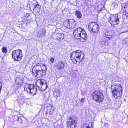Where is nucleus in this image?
I'll list each match as a JSON object with an SVG mask.
<instances>
[{
  "label": "nucleus",
  "instance_id": "f257e3e1",
  "mask_svg": "<svg viewBox=\"0 0 128 128\" xmlns=\"http://www.w3.org/2000/svg\"><path fill=\"white\" fill-rule=\"evenodd\" d=\"M46 66L42 63H38L35 64L32 68V74L35 77H38L42 76V72H45Z\"/></svg>",
  "mask_w": 128,
  "mask_h": 128
},
{
  "label": "nucleus",
  "instance_id": "f03ea898",
  "mask_svg": "<svg viewBox=\"0 0 128 128\" xmlns=\"http://www.w3.org/2000/svg\"><path fill=\"white\" fill-rule=\"evenodd\" d=\"M70 57L72 62L75 64L77 62L80 63L82 61L84 58V53L80 50H77L71 53Z\"/></svg>",
  "mask_w": 128,
  "mask_h": 128
},
{
  "label": "nucleus",
  "instance_id": "7ed1b4c3",
  "mask_svg": "<svg viewBox=\"0 0 128 128\" xmlns=\"http://www.w3.org/2000/svg\"><path fill=\"white\" fill-rule=\"evenodd\" d=\"M74 37L79 39L81 41H85L87 39V35L85 30L80 28H77L74 32Z\"/></svg>",
  "mask_w": 128,
  "mask_h": 128
},
{
  "label": "nucleus",
  "instance_id": "20e7f679",
  "mask_svg": "<svg viewBox=\"0 0 128 128\" xmlns=\"http://www.w3.org/2000/svg\"><path fill=\"white\" fill-rule=\"evenodd\" d=\"M112 92L116 99L120 98L122 94V88L121 85L115 83L111 86Z\"/></svg>",
  "mask_w": 128,
  "mask_h": 128
},
{
  "label": "nucleus",
  "instance_id": "39448f33",
  "mask_svg": "<svg viewBox=\"0 0 128 128\" xmlns=\"http://www.w3.org/2000/svg\"><path fill=\"white\" fill-rule=\"evenodd\" d=\"M88 30L93 34H96L99 30V26L96 23L94 22H90L88 26Z\"/></svg>",
  "mask_w": 128,
  "mask_h": 128
},
{
  "label": "nucleus",
  "instance_id": "423d86ee",
  "mask_svg": "<svg viewBox=\"0 0 128 128\" xmlns=\"http://www.w3.org/2000/svg\"><path fill=\"white\" fill-rule=\"evenodd\" d=\"M22 50L18 49L14 50L12 52V57L16 61H20L23 55L22 53Z\"/></svg>",
  "mask_w": 128,
  "mask_h": 128
},
{
  "label": "nucleus",
  "instance_id": "0eeeda50",
  "mask_svg": "<svg viewBox=\"0 0 128 128\" xmlns=\"http://www.w3.org/2000/svg\"><path fill=\"white\" fill-rule=\"evenodd\" d=\"M24 90L28 93H30L34 96L36 94V89L34 87V85L26 84L25 85Z\"/></svg>",
  "mask_w": 128,
  "mask_h": 128
},
{
  "label": "nucleus",
  "instance_id": "6e6552de",
  "mask_svg": "<svg viewBox=\"0 0 128 128\" xmlns=\"http://www.w3.org/2000/svg\"><path fill=\"white\" fill-rule=\"evenodd\" d=\"M75 116H70L68 120L66 123L67 126L68 128H75L76 126L75 120Z\"/></svg>",
  "mask_w": 128,
  "mask_h": 128
},
{
  "label": "nucleus",
  "instance_id": "1a4fd4ad",
  "mask_svg": "<svg viewBox=\"0 0 128 128\" xmlns=\"http://www.w3.org/2000/svg\"><path fill=\"white\" fill-rule=\"evenodd\" d=\"M76 23V22L73 19L66 20L64 22V25L67 28H72L75 27Z\"/></svg>",
  "mask_w": 128,
  "mask_h": 128
},
{
  "label": "nucleus",
  "instance_id": "9d476101",
  "mask_svg": "<svg viewBox=\"0 0 128 128\" xmlns=\"http://www.w3.org/2000/svg\"><path fill=\"white\" fill-rule=\"evenodd\" d=\"M109 19L110 23L113 26L117 25L119 22V19L117 14L111 15L109 17Z\"/></svg>",
  "mask_w": 128,
  "mask_h": 128
},
{
  "label": "nucleus",
  "instance_id": "9b49d317",
  "mask_svg": "<svg viewBox=\"0 0 128 128\" xmlns=\"http://www.w3.org/2000/svg\"><path fill=\"white\" fill-rule=\"evenodd\" d=\"M93 98L98 102H100L103 100L104 96L100 92H95L92 94Z\"/></svg>",
  "mask_w": 128,
  "mask_h": 128
},
{
  "label": "nucleus",
  "instance_id": "f8f14e48",
  "mask_svg": "<svg viewBox=\"0 0 128 128\" xmlns=\"http://www.w3.org/2000/svg\"><path fill=\"white\" fill-rule=\"evenodd\" d=\"M36 85L42 91L46 90L48 86L45 81L43 80H37L36 82Z\"/></svg>",
  "mask_w": 128,
  "mask_h": 128
},
{
  "label": "nucleus",
  "instance_id": "ddd939ff",
  "mask_svg": "<svg viewBox=\"0 0 128 128\" xmlns=\"http://www.w3.org/2000/svg\"><path fill=\"white\" fill-rule=\"evenodd\" d=\"M33 9L34 11L36 13H38L40 10V7L37 1L34 0L32 5Z\"/></svg>",
  "mask_w": 128,
  "mask_h": 128
},
{
  "label": "nucleus",
  "instance_id": "4468645a",
  "mask_svg": "<svg viewBox=\"0 0 128 128\" xmlns=\"http://www.w3.org/2000/svg\"><path fill=\"white\" fill-rule=\"evenodd\" d=\"M64 66V62L62 61H60L57 62L55 66L56 68L60 70L63 69Z\"/></svg>",
  "mask_w": 128,
  "mask_h": 128
},
{
  "label": "nucleus",
  "instance_id": "2eb2a0df",
  "mask_svg": "<svg viewBox=\"0 0 128 128\" xmlns=\"http://www.w3.org/2000/svg\"><path fill=\"white\" fill-rule=\"evenodd\" d=\"M114 33L113 31L112 30L106 32L104 37L110 39L112 38V36L113 35Z\"/></svg>",
  "mask_w": 128,
  "mask_h": 128
},
{
  "label": "nucleus",
  "instance_id": "dca6fc26",
  "mask_svg": "<svg viewBox=\"0 0 128 128\" xmlns=\"http://www.w3.org/2000/svg\"><path fill=\"white\" fill-rule=\"evenodd\" d=\"M55 36L57 40H62L64 38V34L61 33H58L56 34Z\"/></svg>",
  "mask_w": 128,
  "mask_h": 128
},
{
  "label": "nucleus",
  "instance_id": "f3484780",
  "mask_svg": "<svg viewBox=\"0 0 128 128\" xmlns=\"http://www.w3.org/2000/svg\"><path fill=\"white\" fill-rule=\"evenodd\" d=\"M46 34V30H42L38 32L37 36L38 38L42 37L45 36Z\"/></svg>",
  "mask_w": 128,
  "mask_h": 128
},
{
  "label": "nucleus",
  "instance_id": "a211bd4d",
  "mask_svg": "<svg viewBox=\"0 0 128 128\" xmlns=\"http://www.w3.org/2000/svg\"><path fill=\"white\" fill-rule=\"evenodd\" d=\"M23 78L22 76L18 77L16 78L15 81L16 83L18 84H20L23 82Z\"/></svg>",
  "mask_w": 128,
  "mask_h": 128
},
{
  "label": "nucleus",
  "instance_id": "6ab92c4d",
  "mask_svg": "<svg viewBox=\"0 0 128 128\" xmlns=\"http://www.w3.org/2000/svg\"><path fill=\"white\" fill-rule=\"evenodd\" d=\"M47 110L48 112H49L50 113H52L54 110V108L52 106L50 105L47 107Z\"/></svg>",
  "mask_w": 128,
  "mask_h": 128
},
{
  "label": "nucleus",
  "instance_id": "aec40b11",
  "mask_svg": "<svg viewBox=\"0 0 128 128\" xmlns=\"http://www.w3.org/2000/svg\"><path fill=\"white\" fill-rule=\"evenodd\" d=\"M104 6L103 5L100 4L97 7V10L98 11H101L104 8Z\"/></svg>",
  "mask_w": 128,
  "mask_h": 128
},
{
  "label": "nucleus",
  "instance_id": "412c9836",
  "mask_svg": "<svg viewBox=\"0 0 128 128\" xmlns=\"http://www.w3.org/2000/svg\"><path fill=\"white\" fill-rule=\"evenodd\" d=\"M76 15L77 16L78 18H82V15L80 12L79 10H77L76 12Z\"/></svg>",
  "mask_w": 128,
  "mask_h": 128
},
{
  "label": "nucleus",
  "instance_id": "4be33fe9",
  "mask_svg": "<svg viewBox=\"0 0 128 128\" xmlns=\"http://www.w3.org/2000/svg\"><path fill=\"white\" fill-rule=\"evenodd\" d=\"M101 44L102 46L105 47L108 44V43L106 41H102L101 42Z\"/></svg>",
  "mask_w": 128,
  "mask_h": 128
},
{
  "label": "nucleus",
  "instance_id": "5701e85b",
  "mask_svg": "<svg viewBox=\"0 0 128 128\" xmlns=\"http://www.w3.org/2000/svg\"><path fill=\"white\" fill-rule=\"evenodd\" d=\"M2 50L3 52L6 53L8 52V50L6 47H3L2 49Z\"/></svg>",
  "mask_w": 128,
  "mask_h": 128
},
{
  "label": "nucleus",
  "instance_id": "b1692460",
  "mask_svg": "<svg viewBox=\"0 0 128 128\" xmlns=\"http://www.w3.org/2000/svg\"><path fill=\"white\" fill-rule=\"evenodd\" d=\"M112 6H113L114 8H117L118 6V4L117 3H114L112 5Z\"/></svg>",
  "mask_w": 128,
  "mask_h": 128
},
{
  "label": "nucleus",
  "instance_id": "393cba45",
  "mask_svg": "<svg viewBox=\"0 0 128 128\" xmlns=\"http://www.w3.org/2000/svg\"><path fill=\"white\" fill-rule=\"evenodd\" d=\"M87 125L86 124H85L84 125H83L82 126L83 128H91L89 125L87 126Z\"/></svg>",
  "mask_w": 128,
  "mask_h": 128
},
{
  "label": "nucleus",
  "instance_id": "a878e982",
  "mask_svg": "<svg viewBox=\"0 0 128 128\" xmlns=\"http://www.w3.org/2000/svg\"><path fill=\"white\" fill-rule=\"evenodd\" d=\"M30 15L29 13H25L24 14V16L25 17H28Z\"/></svg>",
  "mask_w": 128,
  "mask_h": 128
},
{
  "label": "nucleus",
  "instance_id": "bb28decb",
  "mask_svg": "<svg viewBox=\"0 0 128 128\" xmlns=\"http://www.w3.org/2000/svg\"><path fill=\"white\" fill-rule=\"evenodd\" d=\"M55 93H56V96L58 97L59 96L60 94V92L59 91H57Z\"/></svg>",
  "mask_w": 128,
  "mask_h": 128
},
{
  "label": "nucleus",
  "instance_id": "cd10ccee",
  "mask_svg": "<svg viewBox=\"0 0 128 128\" xmlns=\"http://www.w3.org/2000/svg\"><path fill=\"white\" fill-rule=\"evenodd\" d=\"M85 98H82L81 100H80V102L82 103L84 102V101L85 100Z\"/></svg>",
  "mask_w": 128,
  "mask_h": 128
},
{
  "label": "nucleus",
  "instance_id": "c85d7f7f",
  "mask_svg": "<svg viewBox=\"0 0 128 128\" xmlns=\"http://www.w3.org/2000/svg\"><path fill=\"white\" fill-rule=\"evenodd\" d=\"M54 61V58H51L50 60V61L52 62V63H53Z\"/></svg>",
  "mask_w": 128,
  "mask_h": 128
},
{
  "label": "nucleus",
  "instance_id": "c756f323",
  "mask_svg": "<svg viewBox=\"0 0 128 128\" xmlns=\"http://www.w3.org/2000/svg\"><path fill=\"white\" fill-rule=\"evenodd\" d=\"M89 125L90 124L91 126L92 127V123L91 122H89Z\"/></svg>",
  "mask_w": 128,
  "mask_h": 128
}]
</instances>
